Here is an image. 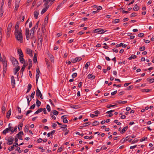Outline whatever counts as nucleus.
Instances as JSON below:
<instances>
[{
  "label": "nucleus",
  "mask_w": 154,
  "mask_h": 154,
  "mask_svg": "<svg viewBox=\"0 0 154 154\" xmlns=\"http://www.w3.org/2000/svg\"><path fill=\"white\" fill-rule=\"evenodd\" d=\"M15 35L16 38L17 40L20 42L21 43L23 42V37L22 35V31L21 29L17 31V32L15 31Z\"/></svg>",
  "instance_id": "f257e3e1"
},
{
  "label": "nucleus",
  "mask_w": 154,
  "mask_h": 154,
  "mask_svg": "<svg viewBox=\"0 0 154 154\" xmlns=\"http://www.w3.org/2000/svg\"><path fill=\"white\" fill-rule=\"evenodd\" d=\"M10 60L12 63L13 65L14 66H17L18 64V61L14 57L11 56Z\"/></svg>",
  "instance_id": "f03ea898"
},
{
  "label": "nucleus",
  "mask_w": 154,
  "mask_h": 154,
  "mask_svg": "<svg viewBox=\"0 0 154 154\" xmlns=\"http://www.w3.org/2000/svg\"><path fill=\"white\" fill-rule=\"evenodd\" d=\"M10 123L9 124V127L8 128H6L3 131L2 133L4 134L5 135L9 131H11L12 129H13V127L10 126Z\"/></svg>",
  "instance_id": "7ed1b4c3"
},
{
  "label": "nucleus",
  "mask_w": 154,
  "mask_h": 154,
  "mask_svg": "<svg viewBox=\"0 0 154 154\" xmlns=\"http://www.w3.org/2000/svg\"><path fill=\"white\" fill-rule=\"evenodd\" d=\"M5 140H7L8 141L7 144L11 145L13 143V142L14 141V138L13 137L10 136L9 137L8 140L6 138H5Z\"/></svg>",
  "instance_id": "20e7f679"
},
{
  "label": "nucleus",
  "mask_w": 154,
  "mask_h": 154,
  "mask_svg": "<svg viewBox=\"0 0 154 154\" xmlns=\"http://www.w3.org/2000/svg\"><path fill=\"white\" fill-rule=\"evenodd\" d=\"M36 94L37 97H39L41 99H43L42 94L40 91L39 89L38 88H37V89L36 91Z\"/></svg>",
  "instance_id": "39448f33"
},
{
  "label": "nucleus",
  "mask_w": 154,
  "mask_h": 154,
  "mask_svg": "<svg viewBox=\"0 0 154 154\" xmlns=\"http://www.w3.org/2000/svg\"><path fill=\"white\" fill-rule=\"evenodd\" d=\"M35 30V27H33L31 30V32L29 36L31 37V39L34 38L35 37L34 36Z\"/></svg>",
  "instance_id": "423d86ee"
},
{
  "label": "nucleus",
  "mask_w": 154,
  "mask_h": 154,
  "mask_svg": "<svg viewBox=\"0 0 154 154\" xmlns=\"http://www.w3.org/2000/svg\"><path fill=\"white\" fill-rule=\"evenodd\" d=\"M26 36V39L28 40L30 38L29 36V29L28 28H27L26 29V32H25Z\"/></svg>",
  "instance_id": "0eeeda50"
},
{
  "label": "nucleus",
  "mask_w": 154,
  "mask_h": 154,
  "mask_svg": "<svg viewBox=\"0 0 154 154\" xmlns=\"http://www.w3.org/2000/svg\"><path fill=\"white\" fill-rule=\"evenodd\" d=\"M82 58L81 57H76L75 59H73L71 60V62L73 63H75L77 61H80L81 60Z\"/></svg>",
  "instance_id": "6e6552de"
},
{
  "label": "nucleus",
  "mask_w": 154,
  "mask_h": 154,
  "mask_svg": "<svg viewBox=\"0 0 154 154\" xmlns=\"http://www.w3.org/2000/svg\"><path fill=\"white\" fill-rule=\"evenodd\" d=\"M11 82L12 88H14L15 87V80L14 79V77L13 76H12L11 77Z\"/></svg>",
  "instance_id": "1a4fd4ad"
},
{
  "label": "nucleus",
  "mask_w": 154,
  "mask_h": 154,
  "mask_svg": "<svg viewBox=\"0 0 154 154\" xmlns=\"http://www.w3.org/2000/svg\"><path fill=\"white\" fill-rule=\"evenodd\" d=\"M38 45H39V43H40L41 44V46L42 45V41H43V38L42 37V36L40 35V36H38Z\"/></svg>",
  "instance_id": "9d476101"
},
{
  "label": "nucleus",
  "mask_w": 154,
  "mask_h": 154,
  "mask_svg": "<svg viewBox=\"0 0 154 154\" xmlns=\"http://www.w3.org/2000/svg\"><path fill=\"white\" fill-rule=\"evenodd\" d=\"M43 2H45L44 5L45 7L49 8V5H48V4L50 2V0H43Z\"/></svg>",
  "instance_id": "9b49d317"
},
{
  "label": "nucleus",
  "mask_w": 154,
  "mask_h": 154,
  "mask_svg": "<svg viewBox=\"0 0 154 154\" xmlns=\"http://www.w3.org/2000/svg\"><path fill=\"white\" fill-rule=\"evenodd\" d=\"M128 128V126H127L124 127L122 129V131H120V133L123 134L127 130Z\"/></svg>",
  "instance_id": "f8f14e48"
},
{
  "label": "nucleus",
  "mask_w": 154,
  "mask_h": 154,
  "mask_svg": "<svg viewBox=\"0 0 154 154\" xmlns=\"http://www.w3.org/2000/svg\"><path fill=\"white\" fill-rule=\"evenodd\" d=\"M18 53V54L19 56V57H23V54L22 52V51L21 49H19L17 51Z\"/></svg>",
  "instance_id": "ddd939ff"
},
{
  "label": "nucleus",
  "mask_w": 154,
  "mask_h": 154,
  "mask_svg": "<svg viewBox=\"0 0 154 154\" xmlns=\"http://www.w3.org/2000/svg\"><path fill=\"white\" fill-rule=\"evenodd\" d=\"M66 116H62L61 118L62 119H63V122L64 123H66L68 122V121L66 119V117H65Z\"/></svg>",
  "instance_id": "4468645a"
},
{
  "label": "nucleus",
  "mask_w": 154,
  "mask_h": 154,
  "mask_svg": "<svg viewBox=\"0 0 154 154\" xmlns=\"http://www.w3.org/2000/svg\"><path fill=\"white\" fill-rule=\"evenodd\" d=\"M26 52L30 56H32V51L29 48H27L26 49Z\"/></svg>",
  "instance_id": "2eb2a0df"
},
{
  "label": "nucleus",
  "mask_w": 154,
  "mask_h": 154,
  "mask_svg": "<svg viewBox=\"0 0 154 154\" xmlns=\"http://www.w3.org/2000/svg\"><path fill=\"white\" fill-rule=\"evenodd\" d=\"M48 56L50 58V60H51V62H54V56L52 54H48Z\"/></svg>",
  "instance_id": "dca6fc26"
},
{
  "label": "nucleus",
  "mask_w": 154,
  "mask_h": 154,
  "mask_svg": "<svg viewBox=\"0 0 154 154\" xmlns=\"http://www.w3.org/2000/svg\"><path fill=\"white\" fill-rule=\"evenodd\" d=\"M20 69V67L19 66H17V68H15L14 69V75H16L17 72Z\"/></svg>",
  "instance_id": "f3484780"
},
{
  "label": "nucleus",
  "mask_w": 154,
  "mask_h": 154,
  "mask_svg": "<svg viewBox=\"0 0 154 154\" xmlns=\"http://www.w3.org/2000/svg\"><path fill=\"white\" fill-rule=\"evenodd\" d=\"M11 114V109H9L8 112L7 113L6 117L7 119H9Z\"/></svg>",
  "instance_id": "a211bd4d"
},
{
  "label": "nucleus",
  "mask_w": 154,
  "mask_h": 154,
  "mask_svg": "<svg viewBox=\"0 0 154 154\" xmlns=\"http://www.w3.org/2000/svg\"><path fill=\"white\" fill-rule=\"evenodd\" d=\"M19 22L17 21L16 23V25L15 27V31H17H17L18 30V28L19 27Z\"/></svg>",
  "instance_id": "6ab92c4d"
},
{
  "label": "nucleus",
  "mask_w": 154,
  "mask_h": 154,
  "mask_svg": "<svg viewBox=\"0 0 154 154\" xmlns=\"http://www.w3.org/2000/svg\"><path fill=\"white\" fill-rule=\"evenodd\" d=\"M38 11H35L34 12V16L35 19H37L38 15Z\"/></svg>",
  "instance_id": "aec40b11"
},
{
  "label": "nucleus",
  "mask_w": 154,
  "mask_h": 154,
  "mask_svg": "<svg viewBox=\"0 0 154 154\" xmlns=\"http://www.w3.org/2000/svg\"><path fill=\"white\" fill-rule=\"evenodd\" d=\"M45 7V8H44L42 9V10L41 12V14H42L44 13H45L47 11V10L48 9V8H49L47 7Z\"/></svg>",
  "instance_id": "412c9836"
},
{
  "label": "nucleus",
  "mask_w": 154,
  "mask_h": 154,
  "mask_svg": "<svg viewBox=\"0 0 154 154\" xmlns=\"http://www.w3.org/2000/svg\"><path fill=\"white\" fill-rule=\"evenodd\" d=\"M12 26V24L11 23H10L8 26L7 28V32H9L11 30V28Z\"/></svg>",
  "instance_id": "4be33fe9"
},
{
  "label": "nucleus",
  "mask_w": 154,
  "mask_h": 154,
  "mask_svg": "<svg viewBox=\"0 0 154 154\" xmlns=\"http://www.w3.org/2000/svg\"><path fill=\"white\" fill-rule=\"evenodd\" d=\"M26 66V65L23 64V66H22V68L21 69L20 72L22 73V75L23 74V72Z\"/></svg>",
  "instance_id": "5701e85b"
},
{
  "label": "nucleus",
  "mask_w": 154,
  "mask_h": 154,
  "mask_svg": "<svg viewBox=\"0 0 154 154\" xmlns=\"http://www.w3.org/2000/svg\"><path fill=\"white\" fill-rule=\"evenodd\" d=\"M43 110V109L42 108H40L39 109H38L34 113L35 114H38L39 112H42Z\"/></svg>",
  "instance_id": "b1692460"
},
{
  "label": "nucleus",
  "mask_w": 154,
  "mask_h": 154,
  "mask_svg": "<svg viewBox=\"0 0 154 154\" xmlns=\"http://www.w3.org/2000/svg\"><path fill=\"white\" fill-rule=\"evenodd\" d=\"M137 56L134 54H132L131 55V56L129 57L128 58V59L129 60H131L132 59H134L136 58Z\"/></svg>",
  "instance_id": "393cba45"
},
{
  "label": "nucleus",
  "mask_w": 154,
  "mask_h": 154,
  "mask_svg": "<svg viewBox=\"0 0 154 154\" xmlns=\"http://www.w3.org/2000/svg\"><path fill=\"white\" fill-rule=\"evenodd\" d=\"M36 105L37 106L39 107V106L41 104V102L39 101L37 99L36 100Z\"/></svg>",
  "instance_id": "a878e982"
},
{
  "label": "nucleus",
  "mask_w": 154,
  "mask_h": 154,
  "mask_svg": "<svg viewBox=\"0 0 154 154\" xmlns=\"http://www.w3.org/2000/svg\"><path fill=\"white\" fill-rule=\"evenodd\" d=\"M36 54H34L33 58V62L34 63H35L37 62V56Z\"/></svg>",
  "instance_id": "bb28decb"
},
{
  "label": "nucleus",
  "mask_w": 154,
  "mask_h": 154,
  "mask_svg": "<svg viewBox=\"0 0 154 154\" xmlns=\"http://www.w3.org/2000/svg\"><path fill=\"white\" fill-rule=\"evenodd\" d=\"M23 125V124L22 123H20L18 126V129L19 131H20Z\"/></svg>",
  "instance_id": "cd10ccee"
},
{
  "label": "nucleus",
  "mask_w": 154,
  "mask_h": 154,
  "mask_svg": "<svg viewBox=\"0 0 154 154\" xmlns=\"http://www.w3.org/2000/svg\"><path fill=\"white\" fill-rule=\"evenodd\" d=\"M106 31L105 30L100 28V32L99 33L100 34H102L105 32Z\"/></svg>",
  "instance_id": "c85d7f7f"
},
{
  "label": "nucleus",
  "mask_w": 154,
  "mask_h": 154,
  "mask_svg": "<svg viewBox=\"0 0 154 154\" xmlns=\"http://www.w3.org/2000/svg\"><path fill=\"white\" fill-rule=\"evenodd\" d=\"M23 57H19V59L20 62L23 63L24 62H25V60L23 58Z\"/></svg>",
  "instance_id": "c756f323"
},
{
  "label": "nucleus",
  "mask_w": 154,
  "mask_h": 154,
  "mask_svg": "<svg viewBox=\"0 0 154 154\" xmlns=\"http://www.w3.org/2000/svg\"><path fill=\"white\" fill-rule=\"evenodd\" d=\"M139 9V7L137 6V4H136L135 6L133 8V10L134 11H137Z\"/></svg>",
  "instance_id": "7c9ffc66"
},
{
  "label": "nucleus",
  "mask_w": 154,
  "mask_h": 154,
  "mask_svg": "<svg viewBox=\"0 0 154 154\" xmlns=\"http://www.w3.org/2000/svg\"><path fill=\"white\" fill-rule=\"evenodd\" d=\"M147 80L150 83H152L154 82V79H149V78H147Z\"/></svg>",
  "instance_id": "2f4dec72"
},
{
  "label": "nucleus",
  "mask_w": 154,
  "mask_h": 154,
  "mask_svg": "<svg viewBox=\"0 0 154 154\" xmlns=\"http://www.w3.org/2000/svg\"><path fill=\"white\" fill-rule=\"evenodd\" d=\"M39 76V74L36 73V84H37V82L38 81V78Z\"/></svg>",
  "instance_id": "473e14b6"
},
{
  "label": "nucleus",
  "mask_w": 154,
  "mask_h": 154,
  "mask_svg": "<svg viewBox=\"0 0 154 154\" xmlns=\"http://www.w3.org/2000/svg\"><path fill=\"white\" fill-rule=\"evenodd\" d=\"M48 15L46 16V18H45V20L44 23L45 24L46 23H48Z\"/></svg>",
  "instance_id": "72a5a7b5"
},
{
  "label": "nucleus",
  "mask_w": 154,
  "mask_h": 154,
  "mask_svg": "<svg viewBox=\"0 0 154 154\" xmlns=\"http://www.w3.org/2000/svg\"><path fill=\"white\" fill-rule=\"evenodd\" d=\"M118 103H119V104L122 103L123 104L126 103H127V101H122V100H120L119 101L117 102Z\"/></svg>",
  "instance_id": "f704fd0d"
},
{
  "label": "nucleus",
  "mask_w": 154,
  "mask_h": 154,
  "mask_svg": "<svg viewBox=\"0 0 154 154\" xmlns=\"http://www.w3.org/2000/svg\"><path fill=\"white\" fill-rule=\"evenodd\" d=\"M29 131V127L28 126H27V125H26L25 128L24 129V131L25 132H27Z\"/></svg>",
  "instance_id": "c9c22d12"
},
{
  "label": "nucleus",
  "mask_w": 154,
  "mask_h": 154,
  "mask_svg": "<svg viewBox=\"0 0 154 154\" xmlns=\"http://www.w3.org/2000/svg\"><path fill=\"white\" fill-rule=\"evenodd\" d=\"M26 98L27 100L28 105L29 106L30 102L31 101L32 99L31 98L29 100L28 96H27Z\"/></svg>",
  "instance_id": "e433bc0d"
},
{
  "label": "nucleus",
  "mask_w": 154,
  "mask_h": 154,
  "mask_svg": "<svg viewBox=\"0 0 154 154\" xmlns=\"http://www.w3.org/2000/svg\"><path fill=\"white\" fill-rule=\"evenodd\" d=\"M90 65V63L89 62H87L85 65V68L87 69L89 66Z\"/></svg>",
  "instance_id": "4c0bfd02"
},
{
  "label": "nucleus",
  "mask_w": 154,
  "mask_h": 154,
  "mask_svg": "<svg viewBox=\"0 0 154 154\" xmlns=\"http://www.w3.org/2000/svg\"><path fill=\"white\" fill-rule=\"evenodd\" d=\"M19 6V4H15V8L14 9V11H16Z\"/></svg>",
  "instance_id": "58836bf2"
},
{
  "label": "nucleus",
  "mask_w": 154,
  "mask_h": 154,
  "mask_svg": "<svg viewBox=\"0 0 154 154\" xmlns=\"http://www.w3.org/2000/svg\"><path fill=\"white\" fill-rule=\"evenodd\" d=\"M2 61L3 62V66L4 67H6L7 66V62H5V60H4L3 59L2 60Z\"/></svg>",
  "instance_id": "ea45409f"
},
{
  "label": "nucleus",
  "mask_w": 154,
  "mask_h": 154,
  "mask_svg": "<svg viewBox=\"0 0 154 154\" xmlns=\"http://www.w3.org/2000/svg\"><path fill=\"white\" fill-rule=\"evenodd\" d=\"M142 92H148L150 91V90L149 89H143L142 90Z\"/></svg>",
  "instance_id": "a19ab883"
},
{
  "label": "nucleus",
  "mask_w": 154,
  "mask_h": 154,
  "mask_svg": "<svg viewBox=\"0 0 154 154\" xmlns=\"http://www.w3.org/2000/svg\"><path fill=\"white\" fill-rule=\"evenodd\" d=\"M116 106V105H112V104L107 105L106 106V107L107 108H109L111 107L115 106Z\"/></svg>",
  "instance_id": "79ce46f5"
},
{
  "label": "nucleus",
  "mask_w": 154,
  "mask_h": 154,
  "mask_svg": "<svg viewBox=\"0 0 154 154\" xmlns=\"http://www.w3.org/2000/svg\"><path fill=\"white\" fill-rule=\"evenodd\" d=\"M99 122L97 121L94 122H93V126H96L99 124Z\"/></svg>",
  "instance_id": "37998d69"
},
{
  "label": "nucleus",
  "mask_w": 154,
  "mask_h": 154,
  "mask_svg": "<svg viewBox=\"0 0 154 154\" xmlns=\"http://www.w3.org/2000/svg\"><path fill=\"white\" fill-rule=\"evenodd\" d=\"M133 88V86L132 85H130L129 87H127L126 88V90H131Z\"/></svg>",
  "instance_id": "c03bdc74"
},
{
  "label": "nucleus",
  "mask_w": 154,
  "mask_h": 154,
  "mask_svg": "<svg viewBox=\"0 0 154 154\" xmlns=\"http://www.w3.org/2000/svg\"><path fill=\"white\" fill-rule=\"evenodd\" d=\"M5 106H2V112L3 113H5Z\"/></svg>",
  "instance_id": "a18cd8bd"
},
{
  "label": "nucleus",
  "mask_w": 154,
  "mask_h": 154,
  "mask_svg": "<svg viewBox=\"0 0 154 154\" xmlns=\"http://www.w3.org/2000/svg\"><path fill=\"white\" fill-rule=\"evenodd\" d=\"M53 114L55 115H58V112L55 110H53Z\"/></svg>",
  "instance_id": "49530a36"
},
{
  "label": "nucleus",
  "mask_w": 154,
  "mask_h": 154,
  "mask_svg": "<svg viewBox=\"0 0 154 154\" xmlns=\"http://www.w3.org/2000/svg\"><path fill=\"white\" fill-rule=\"evenodd\" d=\"M46 108L48 112H50L51 111V109L50 106L48 104L46 106Z\"/></svg>",
  "instance_id": "de8ad7c7"
},
{
  "label": "nucleus",
  "mask_w": 154,
  "mask_h": 154,
  "mask_svg": "<svg viewBox=\"0 0 154 154\" xmlns=\"http://www.w3.org/2000/svg\"><path fill=\"white\" fill-rule=\"evenodd\" d=\"M100 30V28L94 30V33H96V32L99 33Z\"/></svg>",
  "instance_id": "09e8293b"
},
{
  "label": "nucleus",
  "mask_w": 154,
  "mask_h": 154,
  "mask_svg": "<svg viewBox=\"0 0 154 154\" xmlns=\"http://www.w3.org/2000/svg\"><path fill=\"white\" fill-rule=\"evenodd\" d=\"M77 76V73L76 72H75L72 74V76L73 78H74L76 77Z\"/></svg>",
  "instance_id": "8fccbe9b"
},
{
  "label": "nucleus",
  "mask_w": 154,
  "mask_h": 154,
  "mask_svg": "<svg viewBox=\"0 0 154 154\" xmlns=\"http://www.w3.org/2000/svg\"><path fill=\"white\" fill-rule=\"evenodd\" d=\"M119 19H115L114 21L112 22L113 23H116L119 22Z\"/></svg>",
  "instance_id": "3c124183"
},
{
  "label": "nucleus",
  "mask_w": 154,
  "mask_h": 154,
  "mask_svg": "<svg viewBox=\"0 0 154 154\" xmlns=\"http://www.w3.org/2000/svg\"><path fill=\"white\" fill-rule=\"evenodd\" d=\"M72 108L75 109H77L79 108V107L78 105H73L72 107Z\"/></svg>",
  "instance_id": "603ef678"
},
{
  "label": "nucleus",
  "mask_w": 154,
  "mask_h": 154,
  "mask_svg": "<svg viewBox=\"0 0 154 154\" xmlns=\"http://www.w3.org/2000/svg\"><path fill=\"white\" fill-rule=\"evenodd\" d=\"M118 120H115L114 121V122L116 123L118 125H121V123L120 122H118Z\"/></svg>",
  "instance_id": "864d4df0"
},
{
  "label": "nucleus",
  "mask_w": 154,
  "mask_h": 154,
  "mask_svg": "<svg viewBox=\"0 0 154 154\" xmlns=\"http://www.w3.org/2000/svg\"><path fill=\"white\" fill-rule=\"evenodd\" d=\"M23 135V133L22 131H20L19 132L18 134L16 135V136H18L19 135Z\"/></svg>",
  "instance_id": "5fc2aeb1"
},
{
  "label": "nucleus",
  "mask_w": 154,
  "mask_h": 154,
  "mask_svg": "<svg viewBox=\"0 0 154 154\" xmlns=\"http://www.w3.org/2000/svg\"><path fill=\"white\" fill-rule=\"evenodd\" d=\"M32 112V111L31 110H28L26 113V115L28 116V115L30 113Z\"/></svg>",
  "instance_id": "6e6d98bb"
},
{
  "label": "nucleus",
  "mask_w": 154,
  "mask_h": 154,
  "mask_svg": "<svg viewBox=\"0 0 154 154\" xmlns=\"http://www.w3.org/2000/svg\"><path fill=\"white\" fill-rule=\"evenodd\" d=\"M50 116H51V118L53 119H54V120H55L56 119V118L55 116H54V115H53L52 112H51V113Z\"/></svg>",
  "instance_id": "4d7b16f0"
},
{
  "label": "nucleus",
  "mask_w": 154,
  "mask_h": 154,
  "mask_svg": "<svg viewBox=\"0 0 154 154\" xmlns=\"http://www.w3.org/2000/svg\"><path fill=\"white\" fill-rule=\"evenodd\" d=\"M20 148L19 147H17L16 149V150H17L18 152L19 153L23 151L22 150H20Z\"/></svg>",
  "instance_id": "13d9d810"
},
{
  "label": "nucleus",
  "mask_w": 154,
  "mask_h": 154,
  "mask_svg": "<svg viewBox=\"0 0 154 154\" xmlns=\"http://www.w3.org/2000/svg\"><path fill=\"white\" fill-rule=\"evenodd\" d=\"M90 124V122H87L84 123L83 124V125H84V126L86 127V126H87L88 125H89Z\"/></svg>",
  "instance_id": "bf43d9fd"
},
{
  "label": "nucleus",
  "mask_w": 154,
  "mask_h": 154,
  "mask_svg": "<svg viewBox=\"0 0 154 154\" xmlns=\"http://www.w3.org/2000/svg\"><path fill=\"white\" fill-rule=\"evenodd\" d=\"M145 48L144 46H142L140 48V51H144L145 50Z\"/></svg>",
  "instance_id": "052dcab7"
},
{
  "label": "nucleus",
  "mask_w": 154,
  "mask_h": 154,
  "mask_svg": "<svg viewBox=\"0 0 154 154\" xmlns=\"http://www.w3.org/2000/svg\"><path fill=\"white\" fill-rule=\"evenodd\" d=\"M35 92L34 91L31 94L30 97H31V98H33L34 97V96L35 95Z\"/></svg>",
  "instance_id": "680f3d73"
},
{
  "label": "nucleus",
  "mask_w": 154,
  "mask_h": 154,
  "mask_svg": "<svg viewBox=\"0 0 154 154\" xmlns=\"http://www.w3.org/2000/svg\"><path fill=\"white\" fill-rule=\"evenodd\" d=\"M23 117V115H22L21 116H18L16 117V118H17L18 119H21Z\"/></svg>",
  "instance_id": "e2e57ef3"
},
{
  "label": "nucleus",
  "mask_w": 154,
  "mask_h": 154,
  "mask_svg": "<svg viewBox=\"0 0 154 154\" xmlns=\"http://www.w3.org/2000/svg\"><path fill=\"white\" fill-rule=\"evenodd\" d=\"M144 34L143 33H140L138 34V36L139 37H142L144 36Z\"/></svg>",
  "instance_id": "0e129e2a"
},
{
  "label": "nucleus",
  "mask_w": 154,
  "mask_h": 154,
  "mask_svg": "<svg viewBox=\"0 0 154 154\" xmlns=\"http://www.w3.org/2000/svg\"><path fill=\"white\" fill-rule=\"evenodd\" d=\"M35 104H33L31 106L30 108L29 109H34L35 107Z\"/></svg>",
  "instance_id": "69168bd1"
},
{
  "label": "nucleus",
  "mask_w": 154,
  "mask_h": 154,
  "mask_svg": "<svg viewBox=\"0 0 154 154\" xmlns=\"http://www.w3.org/2000/svg\"><path fill=\"white\" fill-rule=\"evenodd\" d=\"M136 13H133L131 14V17H135L136 16Z\"/></svg>",
  "instance_id": "338daca9"
},
{
  "label": "nucleus",
  "mask_w": 154,
  "mask_h": 154,
  "mask_svg": "<svg viewBox=\"0 0 154 154\" xmlns=\"http://www.w3.org/2000/svg\"><path fill=\"white\" fill-rule=\"evenodd\" d=\"M32 87V86L30 84H29L28 85L27 88L31 90V88Z\"/></svg>",
  "instance_id": "774afa93"
}]
</instances>
